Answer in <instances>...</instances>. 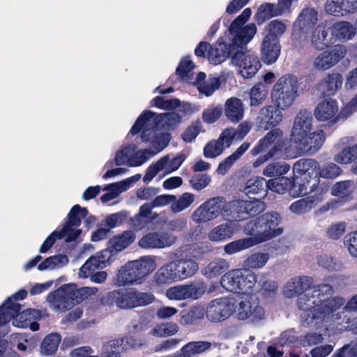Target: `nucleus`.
<instances>
[{"label": "nucleus", "mask_w": 357, "mask_h": 357, "mask_svg": "<svg viewBox=\"0 0 357 357\" xmlns=\"http://www.w3.org/2000/svg\"><path fill=\"white\" fill-rule=\"evenodd\" d=\"M312 277L303 275L288 280L282 288L285 298L298 296L296 305L303 313L301 315L304 326L319 327L324 321L332 320L334 312L346 303L344 298L335 296L334 288L329 284L314 285Z\"/></svg>", "instance_id": "obj_1"}, {"label": "nucleus", "mask_w": 357, "mask_h": 357, "mask_svg": "<svg viewBox=\"0 0 357 357\" xmlns=\"http://www.w3.org/2000/svg\"><path fill=\"white\" fill-rule=\"evenodd\" d=\"M181 121V116L176 112H167L156 114L151 111H145L142 114L132 126L130 133L134 135L142 129V137L148 140L149 135H166L167 144L169 142V135L162 130L169 129Z\"/></svg>", "instance_id": "obj_2"}, {"label": "nucleus", "mask_w": 357, "mask_h": 357, "mask_svg": "<svg viewBox=\"0 0 357 357\" xmlns=\"http://www.w3.org/2000/svg\"><path fill=\"white\" fill-rule=\"evenodd\" d=\"M155 299L154 296L149 292H141L135 289L114 290L104 298H96L94 307H98L101 304L112 305L114 303L121 309H132L151 304Z\"/></svg>", "instance_id": "obj_3"}, {"label": "nucleus", "mask_w": 357, "mask_h": 357, "mask_svg": "<svg viewBox=\"0 0 357 357\" xmlns=\"http://www.w3.org/2000/svg\"><path fill=\"white\" fill-rule=\"evenodd\" d=\"M245 233L250 237L240 239L228 243L225 247V251L232 255L253 245L266 241L276 237L282 233V229H275L271 225H246Z\"/></svg>", "instance_id": "obj_4"}, {"label": "nucleus", "mask_w": 357, "mask_h": 357, "mask_svg": "<svg viewBox=\"0 0 357 357\" xmlns=\"http://www.w3.org/2000/svg\"><path fill=\"white\" fill-rule=\"evenodd\" d=\"M155 268L156 264L151 257L128 261L119 270L115 284L118 287L141 284Z\"/></svg>", "instance_id": "obj_5"}, {"label": "nucleus", "mask_w": 357, "mask_h": 357, "mask_svg": "<svg viewBox=\"0 0 357 357\" xmlns=\"http://www.w3.org/2000/svg\"><path fill=\"white\" fill-rule=\"evenodd\" d=\"M298 84L296 77L286 75L278 79L273 85L271 98L275 107L281 109L289 108L298 96Z\"/></svg>", "instance_id": "obj_6"}, {"label": "nucleus", "mask_w": 357, "mask_h": 357, "mask_svg": "<svg viewBox=\"0 0 357 357\" xmlns=\"http://www.w3.org/2000/svg\"><path fill=\"white\" fill-rule=\"evenodd\" d=\"M251 10L245 8L231 24L229 31V45L234 50L236 47L241 50L250 43L257 33V26L254 23L245 24L251 16Z\"/></svg>", "instance_id": "obj_7"}, {"label": "nucleus", "mask_w": 357, "mask_h": 357, "mask_svg": "<svg viewBox=\"0 0 357 357\" xmlns=\"http://www.w3.org/2000/svg\"><path fill=\"white\" fill-rule=\"evenodd\" d=\"M318 20L319 13L314 8L301 10L292 26L291 40L294 47L300 48L307 44L309 31L316 26Z\"/></svg>", "instance_id": "obj_8"}, {"label": "nucleus", "mask_w": 357, "mask_h": 357, "mask_svg": "<svg viewBox=\"0 0 357 357\" xmlns=\"http://www.w3.org/2000/svg\"><path fill=\"white\" fill-rule=\"evenodd\" d=\"M264 209V204L257 199L234 200L222 207L221 215L225 220L239 222L260 213Z\"/></svg>", "instance_id": "obj_9"}, {"label": "nucleus", "mask_w": 357, "mask_h": 357, "mask_svg": "<svg viewBox=\"0 0 357 357\" xmlns=\"http://www.w3.org/2000/svg\"><path fill=\"white\" fill-rule=\"evenodd\" d=\"M288 149V139L280 128H273L268 132L251 150L253 155L267 151L273 157L284 153Z\"/></svg>", "instance_id": "obj_10"}, {"label": "nucleus", "mask_w": 357, "mask_h": 357, "mask_svg": "<svg viewBox=\"0 0 357 357\" xmlns=\"http://www.w3.org/2000/svg\"><path fill=\"white\" fill-rule=\"evenodd\" d=\"M185 160V156L184 154H168L161 157L148 167L143 177L144 183H150L160 172L162 173V176H165L176 171Z\"/></svg>", "instance_id": "obj_11"}, {"label": "nucleus", "mask_w": 357, "mask_h": 357, "mask_svg": "<svg viewBox=\"0 0 357 357\" xmlns=\"http://www.w3.org/2000/svg\"><path fill=\"white\" fill-rule=\"evenodd\" d=\"M142 132V129L140 130ZM148 140H145L141 133V139L144 142L150 143V148L141 149L130 156L129 167H139L144 164L149 159L162 151L167 146V136L158 134V135H149Z\"/></svg>", "instance_id": "obj_12"}, {"label": "nucleus", "mask_w": 357, "mask_h": 357, "mask_svg": "<svg viewBox=\"0 0 357 357\" xmlns=\"http://www.w3.org/2000/svg\"><path fill=\"white\" fill-rule=\"evenodd\" d=\"M235 309L236 301L233 298H218L209 302L206 309V316L212 322H220L230 317Z\"/></svg>", "instance_id": "obj_13"}, {"label": "nucleus", "mask_w": 357, "mask_h": 357, "mask_svg": "<svg viewBox=\"0 0 357 357\" xmlns=\"http://www.w3.org/2000/svg\"><path fill=\"white\" fill-rule=\"evenodd\" d=\"M238 320L249 319L252 323H258L266 318L264 309L257 299L246 298L236 301L234 312Z\"/></svg>", "instance_id": "obj_14"}, {"label": "nucleus", "mask_w": 357, "mask_h": 357, "mask_svg": "<svg viewBox=\"0 0 357 357\" xmlns=\"http://www.w3.org/2000/svg\"><path fill=\"white\" fill-rule=\"evenodd\" d=\"M206 291L203 282H195L188 284H179L167 289L165 295L172 301L197 300Z\"/></svg>", "instance_id": "obj_15"}, {"label": "nucleus", "mask_w": 357, "mask_h": 357, "mask_svg": "<svg viewBox=\"0 0 357 357\" xmlns=\"http://www.w3.org/2000/svg\"><path fill=\"white\" fill-rule=\"evenodd\" d=\"M313 114L319 123H325L329 126L336 124L340 121L337 101L331 98L322 100L315 107Z\"/></svg>", "instance_id": "obj_16"}, {"label": "nucleus", "mask_w": 357, "mask_h": 357, "mask_svg": "<svg viewBox=\"0 0 357 357\" xmlns=\"http://www.w3.org/2000/svg\"><path fill=\"white\" fill-rule=\"evenodd\" d=\"M171 230L174 229L171 228ZM176 240V237L172 234L170 229H162L146 234L139 240L138 245L144 249L164 248L173 245Z\"/></svg>", "instance_id": "obj_17"}, {"label": "nucleus", "mask_w": 357, "mask_h": 357, "mask_svg": "<svg viewBox=\"0 0 357 357\" xmlns=\"http://www.w3.org/2000/svg\"><path fill=\"white\" fill-rule=\"evenodd\" d=\"M231 63L238 68L241 76L245 79L252 77L261 67L258 58L254 54L238 50L231 57Z\"/></svg>", "instance_id": "obj_18"}, {"label": "nucleus", "mask_w": 357, "mask_h": 357, "mask_svg": "<svg viewBox=\"0 0 357 357\" xmlns=\"http://www.w3.org/2000/svg\"><path fill=\"white\" fill-rule=\"evenodd\" d=\"M222 198L215 197L202 204L192 214V220L197 223H206L216 219L222 213Z\"/></svg>", "instance_id": "obj_19"}, {"label": "nucleus", "mask_w": 357, "mask_h": 357, "mask_svg": "<svg viewBox=\"0 0 357 357\" xmlns=\"http://www.w3.org/2000/svg\"><path fill=\"white\" fill-rule=\"evenodd\" d=\"M141 178L142 175L137 174L120 181L105 185L102 188L105 193L100 197V202L102 204H107L117 199L122 193L134 186Z\"/></svg>", "instance_id": "obj_20"}, {"label": "nucleus", "mask_w": 357, "mask_h": 357, "mask_svg": "<svg viewBox=\"0 0 357 357\" xmlns=\"http://www.w3.org/2000/svg\"><path fill=\"white\" fill-rule=\"evenodd\" d=\"M71 289L72 287L64 284L50 293L46 297L50 307L58 312H65L72 308L73 301L70 296L72 293Z\"/></svg>", "instance_id": "obj_21"}, {"label": "nucleus", "mask_w": 357, "mask_h": 357, "mask_svg": "<svg viewBox=\"0 0 357 357\" xmlns=\"http://www.w3.org/2000/svg\"><path fill=\"white\" fill-rule=\"evenodd\" d=\"M313 128V117L310 111L301 109L295 116L292 129L291 131V139L294 144L298 142L301 139L306 136Z\"/></svg>", "instance_id": "obj_22"}, {"label": "nucleus", "mask_w": 357, "mask_h": 357, "mask_svg": "<svg viewBox=\"0 0 357 357\" xmlns=\"http://www.w3.org/2000/svg\"><path fill=\"white\" fill-rule=\"evenodd\" d=\"M347 50L343 45H335L318 55L314 60V68L317 70H326L335 66L346 54Z\"/></svg>", "instance_id": "obj_23"}, {"label": "nucleus", "mask_w": 357, "mask_h": 357, "mask_svg": "<svg viewBox=\"0 0 357 357\" xmlns=\"http://www.w3.org/2000/svg\"><path fill=\"white\" fill-rule=\"evenodd\" d=\"M136 239L135 232L132 230L125 231L111 238L108 242V248L101 252V257L116 255L129 247Z\"/></svg>", "instance_id": "obj_24"}, {"label": "nucleus", "mask_w": 357, "mask_h": 357, "mask_svg": "<svg viewBox=\"0 0 357 357\" xmlns=\"http://www.w3.org/2000/svg\"><path fill=\"white\" fill-rule=\"evenodd\" d=\"M206 74L202 72L198 73L195 77L190 74L184 75L188 83L197 86L199 93L208 97L220 88V80L216 77H209L206 79Z\"/></svg>", "instance_id": "obj_25"}, {"label": "nucleus", "mask_w": 357, "mask_h": 357, "mask_svg": "<svg viewBox=\"0 0 357 357\" xmlns=\"http://www.w3.org/2000/svg\"><path fill=\"white\" fill-rule=\"evenodd\" d=\"M326 138V132L321 129H317L310 132L296 144L303 152L307 154H314L322 147Z\"/></svg>", "instance_id": "obj_26"}, {"label": "nucleus", "mask_w": 357, "mask_h": 357, "mask_svg": "<svg viewBox=\"0 0 357 357\" xmlns=\"http://www.w3.org/2000/svg\"><path fill=\"white\" fill-rule=\"evenodd\" d=\"M75 225H64L63 229L52 232L43 242L40 248V253H46L54 244L56 240L65 238L66 242L75 240L79 235V230L73 227Z\"/></svg>", "instance_id": "obj_27"}, {"label": "nucleus", "mask_w": 357, "mask_h": 357, "mask_svg": "<svg viewBox=\"0 0 357 357\" xmlns=\"http://www.w3.org/2000/svg\"><path fill=\"white\" fill-rule=\"evenodd\" d=\"M318 163L312 159H301L294 163L293 166V172L294 177L297 180L306 181L310 182V179L312 177H317Z\"/></svg>", "instance_id": "obj_28"}, {"label": "nucleus", "mask_w": 357, "mask_h": 357, "mask_svg": "<svg viewBox=\"0 0 357 357\" xmlns=\"http://www.w3.org/2000/svg\"><path fill=\"white\" fill-rule=\"evenodd\" d=\"M280 50L279 39L264 36L261 44V55L265 63L270 65L275 63L280 54Z\"/></svg>", "instance_id": "obj_29"}, {"label": "nucleus", "mask_w": 357, "mask_h": 357, "mask_svg": "<svg viewBox=\"0 0 357 357\" xmlns=\"http://www.w3.org/2000/svg\"><path fill=\"white\" fill-rule=\"evenodd\" d=\"M357 9V0H326L324 10L335 16H343Z\"/></svg>", "instance_id": "obj_30"}, {"label": "nucleus", "mask_w": 357, "mask_h": 357, "mask_svg": "<svg viewBox=\"0 0 357 357\" xmlns=\"http://www.w3.org/2000/svg\"><path fill=\"white\" fill-rule=\"evenodd\" d=\"M234 50L229 43L219 39L215 46H211L208 52V59L211 63L218 65L223 62Z\"/></svg>", "instance_id": "obj_31"}, {"label": "nucleus", "mask_w": 357, "mask_h": 357, "mask_svg": "<svg viewBox=\"0 0 357 357\" xmlns=\"http://www.w3.org/2000/svg\"><path fill=\"white\" fill-rule=\"evenodd\" d=\"M225 115L232 123H238L244 116L243 101L236 97L227 99L225 103Z\"/></svg>", "instance_id": "obj_32"}, {"label": "nucleus", "mask_w": 357, "mask_h": 357, "mask_svg": "<svg viewBox=\"0 0 357 357\" xmlns=\"http://www.w3.org/2000/svg\"><path fill=\"white\" fill-rule=\"evenodd\" d=\"M342 84V78L340 74H328L319 83L318 89L322 94L332 96L341 88Z\"/></svg>", "instance_id": "obj_33"}, {"label": "nucleus", "mask_w": 357, "mask_h": 357, "mask_svg": "<svg viewBox=\"0 0 357 357\" xmlns=\"http://www.w3.org/2000/svg\"><path fill=\"white\" fill-rule=\"evenodd\" d=\"M250 146V143L243 142L232 154L227 157L221 161L216 169V172L220 175H225L233 165L238 160L242 155L248 151Z\"/></svg>", "instance_id": "obj_34"}, {"label": "nucleus", "mask_w": 357, "mask_h": 357, "mask_svg": "<svg viewBox=\"0 0 357 357\" xmlns=\"http://www.w3.org/2000/svg\"><path fill=\"white\" fill-rule=\"evenodd\" d=\"M211 345V342L208 341L190 342L181 349L179 354L169 357H192L209 349Z\"/></svg>", "instance_id": "obj_35"}, {"label": "nucleus", "mask_w": 357, "mask_h": 357, "mask_svg": "<svg viewBox=\"0 0 357 357\" xmlns=\"http://www.w3.org/2000/svg\"><path fill=\"white\" fill-rule=\"evenodd\" d=\"M328 31L324 24H319L311 33V45L317 50H323L330 43Z\"/></svg>", "instance_id": "obj_36"}, {"label": "nucleus", "mask_w": 357, "mask_h": 357, "mask_svg": "<svg viewBox=\"0 0 357 357\" xmlns=\"http://www.w3.org/2000/svg\"><path fill=\"white\" fill-rule=\"evenodd\" d=\"M229 265L228 262L222 258H218L208 263L202 269V274L208 278H215L228 270Z\"/></svg>", "instance_id": "obj_37"}, {"label": "nucleus", "mask_w": 357, "mask_h": 357, "mask_svg": "<svg viewBox=\"0 0 357 357\" xmlns=\"http://www.w3.org/2000/svg\"><path fill=\"white\" fill-rule=\"evenodd\" d=\"M242 268L233 269L226 273L221 278V285L229 291L239 293V279L242 277Z\"/></svg>", "instance_id": "obj_38"}, {"label": "nucleus", "mask_w": 357, "mask_h": 357, "mask_svg": "<svg viewBox=\"0 0 357 357\" xmlns=\"http://www.w3.org/2000/svg\"><path fill=\"white\" fill-rule=\"evenodd\" d=\"M174 261L181 280L192 277L199 270L198 263L192 259L182 258Z\"/></svg>", "instance_id": "obj_39"}, {"label": "nucleus", "mask_w": 357, "mask_h": 357, "mask_svg": "<svg viewBox=\"0 0 357 357\" xmlns=\"http://www.w3.org/2000/svg\"><path fill=\"white\" fill-rule=\"evenodd\" d=\"M317 265L328 272H340L344 269L343 264L329 254H321L316 258Z\"/></svg>", "instance_id": "obj_40"}, {"label": "nucleus", "mask_w": 357, "mask_h": 357, "mask_svg": "<svg viewBox=\"0 0 357 357\" xmlns=\"http://www.w3.org/2000/svg\"><path fill=\"white\" fill-rule=\"evenodd\" d=\"M281 109L269 105L261 109V120L271 127L278 126L282 120Z\"/></svg>", "instance_id": "obj_41"}, {"label": "nucleus", "mask_w": 357, "mask_h": 357, "mask_svg": "<svg viewBox=\"0 0 357 357\" xmlns=\"http://www.w3.org/2000/svg\"><path fill=\"white\" fill-rule=\"evenodd\" d=\"M68 262L69 259L66 255H56L45 259L38 266V269L40 271L60 269L67 266Z\"/></svg>", "instance_id": "obj_42"}, {"label": "nucleus", "mask_w": 357, "mask_h": 357, "mask_svg": "<svg viewBox=\"0 0 357 357\" xmlns=\"http://www.w3.org/2000/svg\"><path fill=\"white\" fill-rule=\"evenodd\" d=\"M267 181L263 177L256 176L250 178L243 187V191L247 195H257L261 192H266L267 188Z\"/></svg>", "instance_id": "obj_43"}, {"label": "nucleus", "mask_w": 357, "mask_h": 357, "mask_svg": "<svg viewBox=\"0 0 357 357\" xmlns=\"http://www.w3.org/2000/svg\"><path fill=\"white\" fill-rule=\"evenodd\" d=\"M267 252H255L248 257L243 263L245 269H259L263 268L269 259Z\"/></svg>", "instance_id": "obj_44"}, {"label": "nucleus", "mask_w": 357, "mask_h": 357, "mask_svg": "<svg viewBox=\"0 0 357 357\" xmlns=\"http://www.w3.org/2000/svg\"><path fill=\"white\" fill-rule=\"evenodd\" d=\"M195 200V195L191 192H184L178 197L175 196L171 204V211L174 213H180L190 207Z\"/></svg>", "instance_id": "obj_45"}, {"label": "nucleus", "mask_w": 357, "mask_h": 357, "mask_svg": "<svg viewBox=\"0 0 357 357\" xmlns=\"http://www.w3.org/2000/svg\"><path fill=\"white\" fill-rule=\"evenodd\" d=\"M333 34L339 39L350 40L356 33V29L347 22H339L333 25Z\"/></svg>", "instance_id": "obj_46"}, {"label": "nucleus", "mask_w": 357, "mask_h": 357, "mask_svg": "<svg viewBox=\"0 0 357 357\" xmlns=\"http://www.w3.org/2000/svg\"><path fill=\"white\" fill-rule=\"evenodd\" d=\"M179 331L178 326L174 322H166L155 326L149 332L150 335L165 337L175 335Z\"/></svg>", "instance_id": "obj_47"}, {"label": "nucleus", "mask_w": 357, "mask_h": 357, "mask_svg": "<svg viewBox=\"0 0 357 357\" xmlns=\"http://www.w3.org/2000/svg\"><path fill=\"white\" fill-rule=\"evenodd\" d=\"M290 169V165L284 162H274L269 163L263 170V174L268 177H282Z\"/></svg>", "instance_id": "obj_48"}, {"label": "nucleus", "mask_w": 357, "mask_h": 357, "mask_svg": "<svg viewBox=\"0 0 357 357\" xmlns=\"http://www.w3.org/2000/svg\"><path fill=\"white\" fill-rule=\"evenodd\" d=\"M60 341L61 336L58 333H51L47 335L41 343V353L45 356L54 354L57 350Z\"/></svg>", "instance_id": "obj_49"}, {"label": "nucleus", "mask_w": 357, "mask_h": 357, "mask_svg": "<svg viewBox=\"0 0 357 357\" xmlns=\"http://www.w3.org/2000/svg\"><path fill=\"white\" fill-rule=\"evenodd\" d=\"M291 185V180L285 176L275 178L267 181L268 189L278 194H284L289 191Z\"/></svg>", "instance_id": "obj_50"}, {"label": "nucleus", "mask_w": 357, "mask_h": 357, "mask_svg": "<svg viewBox=\"0 0 357 357\" xmlns=\"http://www.w3.org/2000/svg\"><path fill=\"white\" fill-rule=\"evenodd\" d=\"M316 202H317V199L311 196L293 202L289 208L291 213L300 215L309 211Z\"/></svg>", "instance_id": "obj_51"}, {"label": "nucleus", "mask_w": 357, "mask_h": 357, "mask_svg": "<svg viewBox=\"0 0 357 357\" xmlns=\"http://www.w3.org/2000/svg\"><path fill=\"white\" fill-rule=\"evenodd\" d=\"M268 96V88L263 83L255 85L250 91V99L251 106L261 105Z\"/></svg>", "instance_id": "obj_52"}, {"label": "nucleus", "mask_w": 357, "mask_h": 357, "mask_svg": "<svg viewBox=\"0 0 357 357\" xmlns=\"http://www.w3.org/2000/svg\"><path fill=\"white\" fill-rule=\"evenodd\" d=\"M287 30L286 24L281 20H273L271 21L265 27L266 34L264 36L272 38L279 39Z\"/></svg>", "instance_id": "obj_53"}, {"label": "nucleus", "mask_w": 357, "mask_h": 357, "mask_svg": "<svg viewBox=\"0 0 357 357\" xmlns=\"http://www.w3.org/2000/svg\"><path fill=\"white\" fill-rule=\"evenodd\" d=\"M8 304L9 308H13L14 306H18L17 310L16 313H15V316L12 317L13 319V325L19 328H26L31 324L30 319L27 317V313H26L25 310L22 312H20L21 310V305L18 303L11 301V298H8Z\"/></svg>", "instance_id": "obj_54"}, {"label": "nucleus", "mask_w": 357, "mask_h": 357, "mask_svg": "<svg viewBox=\"0 0 357 357\" xmlns=\"http://www.w3.org/2000/svg\"><path fill=\"white\" fill-rule=\"evenodd\" d=\"M355 159H357V144L344 147L334 156V160L340 164H348Z\"/></svg>", "instance_id": "obj_55"}, {"label": "nucleus", "mask_w": 357, "mask_h": 357, "mask_svg": "<svg viewBox=\"0 0 357 357\" xmlns=\"http://www.w3.org/2000/svg\"><path fill=\"white\" fill-rule=\"evenodd\" d=\"M242 277L239 279V293L251 289L257 282V275L251 270L242 268Z\"/></svg>", "instance_id": "obj_56"}, {"label": "nucleus", "mask_w": 357, "mask_h": 357, "mask_svg": "<svg viewBox=\"0 0 357 357\" xmlns=\"http://www.w3.org/2000/svg\"><path fill=\"white\" fill-rule=\"evenodd\" d=\"M234 233L231 225H219L208 234V238L213 241H220L229 238Z\"/></svg>", "instance_id": "obj_57"}, {"label": "nucleus", "mask_w": 357, "mask_h": 357, "mask_svg": "<svg viewBox=\"0 0 357 357\" xmlns=\"http://www.w3.org/2000/svg\"><path fill=\"white\" fill-rule=\"evenodd\" d=\"M225 146L218 138L208 142L204 148V155L207 158H215L220 155L224 150Z\"/></svg>", "instance_id": "obj_58"}, {"label": "nucleus", "mask_w": 357, "mask_h": 357, "mask_svg": "<svg viewBox=\"0 0 357 357\" xmlns=\"http://www.w3.org/2000/svg\"><path fill=\"white\" fill-rule=\"evenodd\" d=\"M355 185L351 181H344L337 183L332 189V194L340 197L350 195L354 190Z\"/></svg>", "instance_id": "obj_59"}, {"label": "nucleus", "mask_w": 357, "mask_h": 357, "mask_svg": "<svg viewBox=\"0 0 357 357\" xmlns=\"http://www.w3.org/2000/svg\"><path fill=\"white\" fill-rule=\"evenodd\" d=\"M151 203H146L139 207V213L135 215V220L138 222H151L155 220L158 214L152 211Z\"/></svg>", "instance_id": "obj_60"}, {"label": "nucleus", "mask_w": 357, "mask_h": 357, "mask_svg": "<svg viewBox=\"0 0 357 357\" xmlns=\"http://www.w3.org/2000/svg\"><path fill=\"white\" fill-rule=\"evenodd\" d=\"M11 340L17 349L22 351H26L33 343L31 337L26 333H13L11 335Z\"/></svg>", "instance_id": "obj_61"}, {"label": "nucleus", "mask_w": 357, "mask_h": 357, "mask_svg": "<svg viewBox=\"0 0 357 357\" xmlns=\"http://www.w3.org/2000/svg\"><path fill=\"white\" fill-rule=\"evenodd\" d=\"M309 183L306 181H301V179L297 180L295 178L294 181H291V185L290 188V195L292 197H300L305 195L312 190L311 187H309Z\"/></svg>", "instance_id": "obj_62"}, {"label": "nucleus", "mask_w": 357, "mask_h": 357, "mask_svg": "<svg viewBox=\"0 0 357 357\" xmlns=\"http://www.w3.org/2000/svg\"><path fill=\"white\" fill-rule=\"evenodd\" d=\"M332 357H357V338L336 351Z\"/></svg>", "instance_id": "obj_63"}, {"label": "nucleus", "mask_w": 357, "mask_h": 357, "mask_svg": "<svg viewBox=\"0 0 357 357\" xmlns=\"http://www.w3.org/2000/svg\"><path fill=\"white\" fill-rule=\"evenodd\" d=\"M344 244L349 255L357 259V231L347 234L344 238Z\"/></svg>", "instance_id": "obj_64"}]
</instances>
